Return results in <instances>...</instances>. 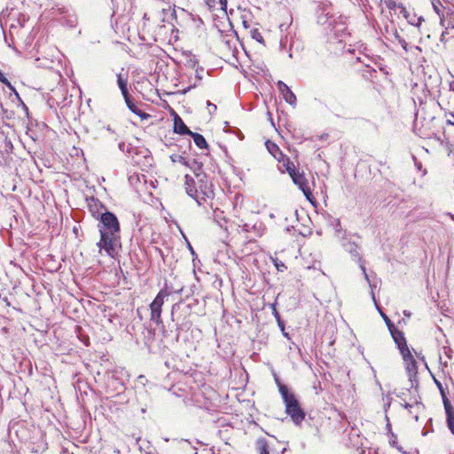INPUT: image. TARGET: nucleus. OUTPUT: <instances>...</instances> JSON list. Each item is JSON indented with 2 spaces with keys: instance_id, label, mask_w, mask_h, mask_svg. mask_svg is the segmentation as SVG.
Masks as SVG:
<instances>
[{
  "instance_id": "obj_33",
  "label": "nucleus",
  "mask_w": 454,
  "mask_h": 454,
  "mask_svg": "<svg viewBox=\"0 0 454 454\" xmlns=\"http://www.w3.org/2000/svg\"><path fill=\"white\" fill-rule=\"evenodd\" d=\"M434 383L437 386L438 389L440 390L441 395L442 396V401L444 402V400H446L448 398L445 396L444 389H443L442 383L439 380H437L436 379H434Z\"/></svg>"
},
{
  "instance_id": "obj_48",
  "label": "nucleus",
  "mask_w": 454,
  "mask_h": 454,
  "mask_svg": "<svg viewBox=\"0 0 454 454\" xmlns=\"http://www.w3.org/2000/svg\"><path fill=\"white\" fill-rule=\"evenodd\" d=\"M399 452H401V454H408L406 451L403 450L401 447H399Z\"/></svg>"
},
{
  "instance_id": "obj_47",
  "label": "nucleus",
  "mask_w": 454,
  "mask_h": 454,
  "mask_svg": "<svg viewBox=\"0 0 454 454\" xmlns=\"http://www.w3.org/2000/svg\"><path fill=\"white\" fill-rule=\"evenodd\" d=\"M189 250H191L192 254H194V250L190 243H188Z\"/></svg>"
},
{
  "instance_id": "obj_36",
  "label": "nucleus",
  "mask_w": 454,
  "mask_h": 454,
  "mask_svg": "<svg viewBox=\"0 0 454 454\" xmlns=\"http://www.w3.org/2000/svg\"><path fill=\"white\" fill-rule=\"evenodd\" d=\"M207 111H208L209 114H212L213 113H215L216 111V106L215 104L211 103L210 101H207Z\"/></svg>"
},
{
  "instance_id": "obj_24",
  "label": "nucleus",
  "mask_w": 454,
  "mask_h": 454,
  "mask_svg": "<svg viewBox=\"0 0 454 454\" xmlns=\"http://www.w3.org/2000/svg\"><path fill=\"white\" fill-rule=\"evenodd\" d=\"M0 82L2 83H4L6 87H8V89L12 91L13 93H15L16 97L19 98V100H20V95L19 93L17 92L16 89L14 88V86H12V84L9 82V80L4 75L3 73L0 74Z\"/></svg>"
},
{
  "instance_id": "obj_50",
  "label": "nucleus",
  "mask_w": 454,
  "mask_h": 454,
  "mask_svg": "<svg viewBox=\"0 0 454 454\" xmlns=\"http://www.w3.org/2000/svg\"><path fill=\"white\" fill-rule=\"evenodd\" d=\"M448 215L454 221V214L448 213Z\"/></svg>"
},
{
  "instance_id": "obj_16",
  "label": "nucleus",
  "mask_w": 454,
  "mask_h": 454,
  "mask_svg": "<svg viewBox=\"0 0 454 454\" xmlns=\"http://www.w3.org/2000/svg\"><path fill=\"white\" fill-rule=\"evenodd\" d=\"M271 444L272 442L267 441L265 438H259L255 442L256 450L259 454H270V451H273L270 448Z\"/></svg>"
},
{
  "instance_id": "obj_25",
  "label": "nucleus",
  "mask_w": 454,
  "mask_h": 454,
  "mask_svg": "<svg viewBox=\"0 0 454 454\" xmlns=\"http://www.w3.org/2000/svg\"><path fill=\"white\" fill-rule=\"evenodd\" d=\"M0 82L2 83H4L6 87H8V89L12 91L13 93H15L16 97L19 98V100H20V95L19 93L17 92L16 89L14 88V86H12V84L9 82V80L4 75L3 73L0 74Z\"/></svg>"
},
{
  "instance_id": "obj_56",
  "label": "nucleus",
  "mask_w": 454,
  "mask_h": 454,
  "mask_svg": "<svg viewBox=\"0 0 454 454\" xmlns=\"http://www.w3.org/2000/svg\"><path fill=\"white\" fill-rule=\"evenodd\" d=\"M1 73H2V72L0 71V74H1Z\"/></svg>"
},
{
  "instance_id": "obj_32",
  "label": "nucleus",
  "mask_w": 454,
  "mask_h": 454,
  "mask_svg": "<svg viewBox=\"0 0 454 454\" xmlns=\"http://www.w3.org/2000/svg\"><path fill=\"white\" fill-rule=\"evenodd\" d=\"M118 147L123 153H129V151L131 149V145L129 144H126L124 142L119 143Z\"/></svg>"
},
{
  "instance_id": "obj_21",
  "label": "nucleus",
  "mask_w": 454,
  "mask_h": 454,
  "mask_svg": "<svg viewBox=\"0 0 454 454\" xmlns=\"http://www.w3.org/2000/svg\"><path fill=\"white\" fill-rule=\"evenodd\" d=\"M128 108L135 114L141 116L140 109L131 101L129 95L123 97Z\"/></svg>"
},
{
  "instance_id": "obj_18",
  "label": "nucleus",
  "mask_w": 454,
  "mask_h": 454,
  "mask_svg": "<svg viewBox=\"0 0 454 454\" xmlns=\"http://www.w3.org/2000/svg\"><path fill=\"white\" fill-rule=\"evenodd\" d=\"M189 136H191L193 138L195 145L199 148H200V149L207 148V143L202 135L192 131Z\"/></svg>"
},
{
  "instance_id": "obj_10",
  "label": "nucleus",
  "mask_w": 454,
  "mask_h": 454,
  "mask_svg": "<svg viewBox=\"0 0 454 454\" xmlns=\"http://www.w3.org/2000/svg\"><path fill=\"white\" fill-rule=\"evenodd\" d=\"M197 183L193 179V177L189 175H185V190L186 193L193 198L199 205H201L200 198L198 194Z\"/></svg>"
},
{
  "instance_id": "obj_19",
  "label": "nucleus",
  "mask_w": 454,
  "mask_h": 454,
  "mask_svg": "<svg viewBox=\"0 0 454 454\" xmlns=\"http://www.w3.org/2000/svg\"><path fill=\"white\" fill-rule=\"evenodd\" d=\"M117 84H118V87L119 89L121 90V94L123 97H126L129 94V90H128V80H127V77L126 78H123L122 74H117Z\"/></svg>"
},
{
  "instance_id": "obj_38",
  "label": "nucleus",
  "mask_w": 454,
  "mask_h": 454,
  "mask_svg": "<svg viewBox=\"0 0 454 454\" xmlns=\"http://www.w3.org/2000/svg\"><path fill=\"white\" fill-rule=\"evenodd\" d=\"M405 409H407L408 407H410L411 409H414L416 411H419L420 409V405L419 403H416L415 404L411 405V404H405L404 405Z\"/></svg>"
},
{
  "instance_id": "obj_13",
  "label": "nucleus",
  "mask_w": 454,
  "mask_h": 454,
  "mask_svg": "<svg viewBox=\"0 0 454 454\" xmlns=\"http://www.w3.org/2000/svg\"><path fill=\"white\" fill-rule=\"evenodd\" d=\"M174 132L180 135H190L192 132L177 114L174 118Z\"/></svg>"
},
{
  "instance_id": "obj_37",
  "label": "nucleus",
  "mask_w": 454,
  "mask_h": 454,
  "mask_svg": "<svg viewBox=\"0 0 454 454\" xmlns=\"http://www.w3.org/2000/svg\"><path fill=\"white\" fill-rule=\"evenodd\" d=\"M448 125L454 126V112L449 114V118L446 121Z\"/></svg>"
},
{
  "instance_id": "obj_7",
  "label": "nucleus",
  "mask_w": 454,
  "mask_h": 454,
  "mask_svg": "<svg viewBox=\"0 0 454 454\" xmlns=\"http://www.w3.org/2000/svg\"><path fill=\"white\" fill-rule=\"evenodd\" d=\"M316 12L318 24L328 25L330 27L333 23V20H336L331 14V6L326 3H320L316 9Z\"/></svg>"
},
{
  "instance_id": "obj_6",
  "label": "nucleus",
  "mask_w": 454,
  "mask_h": 454,
  "mask_svg": "<svg viewBox=\"0 0 454 454\" xmlns=\"http://www.w3.org/2000/svg\"><path fill=\"white\" fill-rule=\"evenodd\" d=\"M286 170L292 177L294 183L302 191L307 200L311 201L313 199V194L304 174L296 171L294 163H291L289 160L286 164Z\"/></svg>"
},
{
  "instance_id": "obj_15",
  "label": "nucleus",
  "mask_w": 454,
  "mask_h": 454,
  "mask_svg": "<svg viewBox=\"0 0 454 454\" xmlns=\"http://www.w3.org/2000/svg\"><path fill=\"white\" fill-rule=\"evenodd\" d=\"M444 408L447 414V423L450 430L454 434V410L449 401V399L444 400Z\"/></svg>"
},
{
  "instance_id": "obj_28",
  "label": "nucleus",
  "mask_w": 454,
  "mask_h": 454,
  "mask_svg": "<svg viewBox=\"0 0 454 454\" xmlns=\"http://www.w3.org/2000/svg\"><path fill=\"white\" fill-rule=\"evenodd\" d=\"M274 380L278 387V391H279L280 395H281V390L283 388L286 390V392H291L289 390L288 387L281 382L280 379L278 378V376L277 374H274Z\"/></svg>"
},
{
  "instance_id": "obj_51",
  "label": "nucleus",
  "mask_w": 454,
  "mask_h": 454,
  "mask_svg": "<svg viewBox=\"0 0 454 454\" xmlns=\"http://www.w3.org/2000/svg\"><path fill=\"white\" fill-rule=\"evenodd\" d=\"M403 314H404L406 317H410V316H411V314H410V313H408L406 310H404V311H403Z\"/></svg>"
},
{
  "instance_id": "obj_29",
  "label": "nucleus",
  "mask_w": 454,
  "mask_h": 454,
  "mask_svg": "<svg viewBox=\"0 0 454 454\" xmlns=\"http://www.w3.org/2000/svg\"><path fill=\"white\" fill-rule=\"evenodd\" d=\"M251 36L253 39H254L255 41L259 42V43H263V37L262 35V34L259 32L258 29H253L251 31Z\"/></svg>"
},
{
  "instance_id": "obj_8",
  "label": "nucleus",
  "mask_w": 454,
  "mask_h": 454,
  "mask_svg": "<svg viewBox=\"0 0 454 454\" xmlns=\"http://www.w3.org/2000/svg\"><path fill=\"white\" fill-rule=\"evenodd\" d=\"M277 87L279 92L282 94L283 98L286 103L294 106L296 105V96L291 90V89L282 81L277 82Z\"/></svg>"
},
{
  "instance_id": "obj_43",
  "label": "nucleus",
  "mask_w": 454,
  "mask_h": 454,
  "mask_svg": "<svg viewBox=\"0 0 454 454\" xmlns=\"http://www.w3.org/2000/svg\"><path fill=\"white\" fill-rule=\"evenodd\" d=\"M178 306L177 303L174 304L172 306V312H171V317H172V320H174V309Z\"/></svg>"
},
{
  "instance_id": "obj_26",
  "label": "nucleus",
  "mask_w": 454,
  "mask_h": 454,
  "mask_svg": "<svg viewBox=\"0 0 454 454\" xmlns=\"http://www.w3.org/2000/svg\"><path fill=\"white\" fill-rule=\"evenodd\" d=\"M333 226L335 230V234H336V237L338 238V239L340 240V237H342L343 236V233L345 231L342 230L341 228V225H340V222L339 219H334L333 221Z\"/></svg>"
},
{
  "instance_id": "obj_31",
  "label": "nucleus",
  "mask_w": 454,
  "mask_h": 454,
  "mask_svg": "<svg viewBox=\"0 0 454 454\" xmlns=\"http://www.w3.org/2000/svg\"><path fill=\"white\" fill-rule=\"evenodd\" d=\"M387 420H388V419L387 418ZM386 428L388 430L389 434H391L390 438H389V443L391 445H395V434L391 431V426H390V423L389 421H387V425H386Z\"/></svg>"
},
{
  "instance_id": "obj_1",
  "label": "nucleus",
  "mask_w": 454,
  "mask_h": 454,
  "mask_svg": "<svg viewBox=\"0 0 454 454\" xmlns=\"http://www.w3.org/2000/svg\"><path fill=\"white\" fill-rule=\"evenodd\" d=\"M92 215L99 222L98 228L100 233V239L97 243L99 252L104 251L109 257L115 258L121 247V228L117 216L106 210L103 213L95 212L90 207Z\"/></svg>"
},
{
  "instance_id": "obj_14",
  "label": "nucleus",
  "mask_w": 454,
  "mask_h": 454,
  "mask_svg": "<svg viewBox=\"0 0 454 454\" xmlns=\"http://www.w3.org/2000/svg\"><path fill=\"white\" fill-rule=\"evenodd\" d=\"M377 309L379 312L380 313V316L384 319L388 331L393 338L394 342L397 345V330L394 325V323L389 319V317L377 306Z\"/></svg>"
},
{
  "instance_id": "obj_12",
  "label": "nucleus",
  "mask_w": 454,
  "mask_h": 454,
  "mask_svg": "<svg viewBox=\"0 0 454 454\" xmlns=\"http://www.w3.org/2000/svg\"><path fill=\"white\" fill-rule=\"evenodd\" d=\"M198 194L201 200V205L207 199L214 198V191L211 185H208L206 179H203V183H198Z\"/></svg>"
},
{
  "instance_id": "obj_39",
  "label": "nucleus",
  "mask_w": 454,
  "mask_h": 454,
  "mask_svg": "<svg viewBox=\"0 0 454 454\" xmlns=\"http://www.w3.org/2000/svg\"><path fill=\"white\" fill-rule=\"evenodd\" d=\"M347 52L352 54V55H355L356 54V49L352 47L350 44L348 45V48L347 49L346 51Z\"/></svg>"
},
{
  "instance_id": "obj_54",
  "label": "nucleus",
  "mask_w": 454,
  "mask_h": 454,
  "mask_svg": "<svg viewBox=\"0 0 454 454\" xmlns=\"http://www.w3.org/2000/svg\"><path fill=\"white\" fill-rule=\"evenodd\" d=\"M414 419H415L416 420H418L419 417H418V415H417V414L414 416Z\"/></svg>"
},
{
  "instance_id": "obj_40",
  "label": "nucleus",
  "mask_w": 454,
  "mask_h": 454,
  "mask_svg": "<svg viewBox=\"0 0 454 454\" xmlns=\"http://www.w3.org/2000/svg\"><path fill=\"white\" fill-rule=\"evenodd\" d=\"M276 267H277L278 270H279V271H283L284 269H286V265L283 262H281L279 264L276 263Z\"/></svg>"
},
{
  "instance_id": "obj_55",
  "label": "nucleus",
  "mask_w": 454,
  "mask_h": 454,
  "mask_svg": "<svg viewBox=\"0 0 454 454\" xmlns=\"http://www.w3.org/2000/svg\"><path fill=\"white\" fill-rule=\"evenodd\" d=\"M285 451H286V448H283V450H282V451H281V452H282V454H283Z\"/></svg>"
},
{
  "instance_id": "obj_30",
  "label": "nucleus",
  "mask_w": 454,
  "mask_h": 454,
  "mask_svg": "<svg viewBox=\"0 0 454 454\" xmlns=\"http://www.w3.org/2000/svg\"><path fill=\"white\" fill-rule=\"evenodd\" d=\"M411 158H412V160H413V161H414V165H415L416 168H417L419 171H421V172H422V176H425V175L427 174V169H426V168H423V167H422V163H421L420 161H419V160H417V158H416L414 155H412V156H411Z\"/></svg>"
},
{
  "instance_id": "obj_52",
  "label": "nucleus",
  "mask_w": 454,
  "mask_h": 454,
  "mask_svg": "<svg viewBox=\"0 0 454 454\" xmlns=\"http://www.w3.org/2000/svg\"><path fill=\"white\" fill-rule=\"evenodd\" d=\"M106 129H107L109 132H114V131L112 130V129H111V127H110V126H108V127L106 128Z\"/></svg>"
},
{
  "instance_id": "obj_23",
  "label": "nucleus",
  "mask_w": 454,
  "mask_h": 454,
  "mask_svg": "<svg viewBox=\"0 0 454 454\" xmlns=\"http://www.w3.org/2000/svg\"><path fill=\"white\" fill-rule=\"evenodd\" d=\"M432 5H433V9L434 11L438 14V16L440 17V23L441 25L443 27L444 26V23H443V14L441 12V7H442V3L440 0H433L432 1Z\"/></svg>"
},
{
  "instance_id": "obj_22",
  "label": "nucleus",
  "mask_w": 454,
  "mask_h": 454,
  "mask_svg": "<svg viewBox=\"0 0 454 454\" xmlns=\"http://www.w3.org/2000/svg\"><path fill=\"white\" fill-rule=\"evenodd\" d=\"M213 220L220 226L223 227V222L226 223L225 216L223 215V212L218 209L214 210Z\"/></svg>"
},
{
  "instance_id": "obj_53",
  "label": "nucleus",
  "mask_w": 454,
  "mask_h": 454,
  "mask_svg": "<svg viewBox=\"0 0 454 454\" xmlns=\"http://www.w3.org/2000/svg\"><path fill=\"white\" fill-rule=\"evenodd\" d=\"M165 364H166V366H167V367H168V368L170 367V364H169V362H168V361H167V362L165 363Z\"/></svg>"
},
{
  "instance_id": "obj_49",
  "label": "nucleus",
  "mask_w": 454,
  "mask_h": 454,
  "mask_svg": "<svg viewBox=\"0 0 454 454\" xmlns=\"http://www.w3.org/2000/svg\"><path fill=\"white\" fill-rule=\"evenodd\" d=\"M395 3H391V4H389V5H388V7H389L390 9H392V8H393V7H395Z\"/></svg>"
},
{
  "instance_id": "obj_46",
  "label": "nucleus",
  "mask_w": 454,
  "mask_h": 454,
  "mask_svg": "<svg viewBox=\"0 0 454 454\" xmlns=\"http://www.w3.org/2000/svg\"><path fill=\"white\" fill-rule=\"evenodd\" d=\"M393 35L395 38H397V29L396 28H394L393 29Z\"/></svg>"
},
{
  "instance_id": "obj_44",
  "label": "nucleus",
  "mask_w": 454,
  "mask_h": 454,
  "mask_svg": "<svg viewBox=\"0 0 454 454\" xmlns=\"http://www.w3.org/2000/svg\"><path fill=\"white\" fill-rule=\"evenodd\" d=\"M399 43H402V46H403V48L404 50H406V45H407V43H406L404 41H401L400 39H399Z\"/></svg>"
},
{
  "instance_id": "obj_20",
  "label": "nucleus",
  "mask_w": 454,
  "mask_h": 454,
  "mask_svg": "<svg viewBox=\"0 0 454 454\" xmlns=\"http://www.w3.org/2000/svg\"><path fill=\"white\" fill-rule=\"evenodd\" d=\"M364 47V44L361 43L357 49L358 51V55L356 56V59L357 62H360L362 64H364L365 67H370V59L368 57V55H366L365 53L362 52L361 51V48Z\"/></svg>"
},
{
  "instance_id": "obj_41",
  "label": "nucleus",
  "mask_w": 454,
  "mask_h": 454,
  "mask_svg": "<svg viewBox=\"0 0 454 454\" xmlns=\"http://www.w3.org/2000/svg\"><path fill=\"white\" fill-rule=\"evenodd\" d=\"M273 314L277 321H278V319H281L280 315L278 314V310L275 308V305H273Z\"/></svg>"
},
{
  "instance_id": "obj_45",
  "label": "nucleus",
  "mask_w": 454,
  "mask_h": 454,
  "mask_svg": "<svg viewBox=\"0 0 454 454\" xmlns=\"http://www.w3.org/2000/svg\"><path fill=\"white\" fill-rule=\"evenodd\" d=\"M196 77H197V78H198V80H200V81L202 79V77H201L200 74H199L198 70H196Z\"/></svg>"
},
{
  "instance_id": "obj_27",
  "label": "nucleus",
  "mask_w": 454,
  "mask_h": 454,
  "mask_svg": "<svg viewBox=\"0 0 454 454\" xmlns=\"http://www.w3.org/2000/svg\"><path fill=\"white\" fill-rule=\"evenodd\" d=\"M268 151L275 158L278 159V155H282L278 146L275 144L267 145Z\"/></svg>"
},
{
  "instance_id": "obj_9",
  "label": "nucleus",
  "mask_w": 454,
  "mask_h": 454,
  "mask_svg": "<svg viewBox=\"0 0 454 454\" xmlns=\"http://www.w3.org/2000/svg\"><path fill=\"white\" fill-rule=\"evenodd\" d=\"M399 12L403 14V18L410 25L419 27L423 20L422 16H418L412 10H408L400 4Z\"/></svg>"
},
{
  "instance_id": "obj_2",
  "label": "nucleus",
  "mask_w": 454,
  "mask_h": 454,
  "mask_svg": "<svg viewBox=\"0 0 454 454\" xmlns=\"http://www.w3.org/2000/svg\"><path fill=\"white\" fill-rule=\"evenodd\" d=\"M360 237L356 234H350L344 231L343 236L340 237V243L341 247L344 249L345 252L349 254L351 259L353 261L358 262L359 267L362 270L364 278L366 281L368 282L371 290H372V297L376 303L375 297H374V292L373 288L376 287V284H372V280L370 279L369 275L366 272L364 261L363 260L362 254H361V247L358 244V242L356 239H359Z\"/></svg>"
},
{
  "instance_id": "obj_35",
  "label": "nucleus",
  "mask_w": 454,
  "mask_h": 454,
  "mask_svg": "<svg viewBox=\"0 0 454 454\" xmlns=\"http://www.w3.org/2000/svg\"><path fill=\"white\" fill-rule=\"evenodd\" d=\"M277 322H278V327L280 328V330L283 333V335L286 338H289L288 333L285 332V323L282 321V319H278V321H277Z\"/></svg>"
},
{
  "instance_id": "obj_11",
  "label": "nucleus",
  "mask_w": 454,
  "mask_h": 454,
  "mask_svg": "<svg viewBox=\"0 0 454 454\" xmlns=\"http://www.w3.org/2000/svg\"><path fill=\"white\" fill-rule=\"evenodd\" d=\"M331 27H332V31L333 32L335 36L340 38V41H342V39L347 35L346 32L348 29L347 25H346L345 21L343 20V18L341 16H339L338 20H333V23Z\"/></svg>"
},
{
  "instance_id": "obj_4",
  "label": "nucleus",
  "mask_w": 454,
  "mask_h": 454,
  "mask_svg": "<svg viewBox=\"0 0 454 454\" xmlns=\"http://www.w3.org/2000/svg\"><path fill=\"white\" fill-rule=\"evenodd\" d=\"M399 353L403 357L409 380L412 383L417 377L418 365L401 331H399Z\"/></svg>"
},
{
  "instance_id": "obj_42",
  "label": "nucleus",
  "mask_w": 454,
  "mask_h": 454,
  "mask_svg": "<svg viewBox=\"0 0 454 454\" xmlns=\"http://www.w3.org/2000/svg\"><path fill=\"white\" fill-rule=\"evenodd\" d=\"M220 4L222 6V8H226L227 6V0H220Z\"/></svg>"
},
{
  "instance_id": "obj_5",
  "label": "nucleus",
  "mask_w": 454,
  "mask_h": 454,
  "mask_svg": "<svg viewBox=\"0 0 454 454\" xmlns=\"http://www.w3.org/2000/svg\"><path fill=\"white\" fill-rule=\"evenodd\" d=\"M182 290L183 289L181 288L176 291H169L167 287L160 290V292L150 304L151 320L153 322H154L157 325H162L163 322L161 319V311L165 298L169 296L172 293L180 294Z\"/></svg>"
},
{
  "instance_id": "obj_34",
  "label": "nucleus",
  "mask_w": 454,
  "mask_h": 454,
  "mask_svg": "<svg viewBox=\"0 0 454 454\" xmlns=\"http://www.w3.org/2000/svg\"><path fill=\"white\" fill-rule=\"evenodd\" d=\"M171 159L175 162L176 161H179V162H182V163H184L185 165H189V163L181 155H173V156H171Z\"/></svg>"
},
{
  "instance_id": "obj_3",
  "label": "nucleus",
  "mask_w": 454,
  "mask_h": 454,
  "mask_svg": "<svg viewBox=\"0 0 454 454\" xmlns=\"http://www.w3.org/2000/svg\"><path fill=\"white\" fill-rule=\"evenodd\" d=\"M281 397L285 404L286 413L290 416L295 425H300L305 419V412L301 409L295 395L292 391L286 392L283 388L281 390Z\"/></svg>"
},
{
  "instance_id": "obj_17",
  "label": "nucleus",
  "mask_w": 454,
  "mask_h": 454,
  "mask_svg": "<svg viewBox=\"0 0 454 454\" xmlns=\"http://www.w3.org/2000/svg\"><path fill=\"white\" fill-rule=\"evenodd\" d=\"M193 170V173L197 178V183H203V179L207 178V176L202 171V165L196 160H192V165H189Z\"/></svg>"
}]
</instances>
